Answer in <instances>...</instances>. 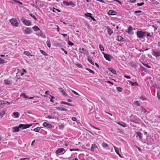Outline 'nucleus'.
<instances>
[{"label":"nucleus","mask_w":160,"mask_h":160,"mask_svg":"<svg viewBox=\"0 0 160 160\" xmlns=\"http://www.w3.org/2000/svg\"><path fill=\"white\" fill-rule=\"evenodd\" d=\"M43 126L50 128H52V126L50 124L47 122H44L42 124Z\"/></svg>","instance_id":"9b49d317"},{"label":"nucleus","mask_w":160,"mask_h":160,"mask_svg":"<svg viewBox=\"0 0 160 160\" xmlns=\"http://www.w3.org/2000/svg\"><path fill=\"white\" fill-rule=\"evenodd\" d=\"M136 134L137 136H138L140 139L142 138V134L139 132H136Z\"/></svg>","instance_id":"aec40b11"},{"label":"nucleus","mask_w":160,"mask_h":160,"mask_svg":"<svg viewBox=\"0 0 160 160\" xmlns=\"http://www.w3.org/2000/svg\"><path fill=\"white\" fill-rule=\"evenodd\" d=\"M98 148V146L95 144H92L91 147V149L88 150H90L92 152H94L96 149Z\"/></svg>","instance_id":"6e6552de"},{"label":"nucleus","mask_w":160,"mask_h":160,"mask_svg":"<svg viewBox=\"0 0 160 160\" xmlns=\"http://www.w3.org/2000/svg\"><path fill=\"white\" fill-rule=\"evenodd\" d=\"M102 145L103 148L108 147V145L107 143H102Z\"/></svg>","instance_id":"c85d7f7f"},{"label":"nucleus","mask_w":160,"mask_h":160,"mask_svg":"<svg viewBox=\"0 0 160 160\" xmlns=\"http://www.w3.org/2000/svg\"><path fill=\"white\" fill-rule=\"evenodd\" d=\"M46 118H48L49 119H54V117L50 116H48L47 117H46Z\"/></svg>","instance_id":"de8ad7c7"},{"label":"nucleus","mask_w":160,"mask_h":160,"mask_svg":"<svg viewBox=\"0 0 160 160\" xmlns=\"http://www.w3.org/2000/svg\"><path fill=\"white\" fill-rule=\"evenodd\" d=\"M108 14L112 15H115L116 14L117 12L113 10H110L108 11Z\"/></svg>","instance_id":"f3484780"},{"label":"nucleus","mask_w":160,"mask_h":160,"mask_svg":"<svg viewBox=\"0 0 160 160\" xmlns=\"http://www.w3.org/2000/svg\"><path fill=\"white\" fill-rule=\"evenodd\" d=\"M113 147L114 148V150H115V151L116 152V153L118 155V156H119V157L120 158H122V157L121 156V155L119 154V149L117 147L115 146H114V145H113Z\"/></svg>","instance_id":"f8f14e48"},{"label":"nucleus","mask_w":160,"mask_h":160,"mask_svg":"<svg viewBox=\"0 0 160 160\" xmlns=\"http://www.w3.org/2000/svg\"><path fill=\"white\" fill-rule=\"evenodd\" d=\"M102 53L104 55V57L107 60L109 61H110L111 57L110 55L108 54H105L104 52H102Z\"/></svg>","instance_id":"1a4fd4ad"},{"label":"nucleus","mask_w":160,"mask_h":160,"mask_svg":"<svg viewBox=\"0 0 160 160\" xmlns=\"http://www.w3.org/2000/svg\"><path fill=\"white\" fill-rule=\"evenodd\" d=\"M117 90L120 92H121L122 91V88L120 87H118L117 88Z\"/></svg>","instance_id":"473e14b6"},{"label":"nucleus","mask_w":160,"mask_h":160,"mask_svg":"<svg viewBox=\"0 0 160 160\" xmlns=\"http://www.w3.org/2000/svg\"><path fill=\"white\" fill-rule=\"evenodd\" d=\"M86 14H89V15H90V16H87V17H89L93 21H96L95 19L93 17H92V14L91 13H88V12H87V13Z\"/></svg>","instance_id":"b1692460"},{"label":"nucleus","mask_w":160,"mask_h":160,"mask_svg":"<svg viewBox=\"0 0 160 160\" xmlns=\"http://www.w3.org/2000/svg\"><path fill=\"white\" fill-rule=\"evenodd\" d=\"M29 159H30V158H21L19 160H29Z\"/></svg>","instance_id":"8fccbe9b"},{"label":"nucleus","mask_w":160,"mask_h":160,"mask_svg":"<svg viewBox=\"0 0 160 160\" xmlns=\"http://www.w3.org/2000/svg\"><path fill=\"white\" fill-rule=\"evenodd\" d=\"M53 8V9H55V10H57L58 12H61V11H60V10H59V9H58L55 8Z\"/></svg>","instance_id":"338daca9"},{"label":"nucleus","mask_w":160,"mask_h":160,"mask_svg":"<svg viewBox=\"0 0 160 160\" xmlns=\"http://www.w3.org/2000/svg\"><path fill=\"white\" fill-rule=\"evenodd\" d=\"M5 111H3L2 112H1L0 113V116H1L4 114L5 113Z\"/></svg>","instance_id":"603ef678"},{"label":"nucleus","mask_w":160,"mask_h":160,"mask_svg":"<svg viewBox=\"0 0 160 160\" xmlns=\"http://www.w3.org/2000/svg\"><path fill=\"white\" fill-rule=\"evenodd\" d=\"M118 124L124 127H125L126 126V125L124 123L122 122V124H121L120 122H118Z\"/></svg>","instance_id":"ea45409f"},{"label":"nucleus","mask_w":160,"mask_h":160,"mask_svg":"<svg viewBox=\"0 0 160 160\" xmlns=\"http://www.w3.org/2000/svg\"><path fill=\"white\" fill-rule=\"evenodd\" d=\"M157 96L158 99H160V91H158L157 93Z\"/></svg>","instance_id":"a19ab883"},{"label":"nucleus","mask_w":160,"mask_h":160,"mask_svg":"<svg viewBox=\"0 0 160 160\" xmlns=\"http://www.w3.org/2000/svg\"><path fill=\"white\" fill-rule=\"evenodd\" d=\"M124 77L127 79H130L131 78L129 76L126 75H124Z\"/></svg>","instance_id":"bf43d9fd"},{"label":"nucleus","mask_w":160,"mask_h":160,"mask_svg":"<svg viewBox=\"0 0 160 160\" xmlns=\"http://www.w3.org/2000/svg\"><path fill=\"white\" fill-rule=\"evenodd\" d=\"M129 81V83L132 85V86H134L135 85V84L134 83V82H133L132 81Z\"/></svg>","instance_id":"6e6d98bb"},{"label":"nucleus","mask_w":160,"mask_h":160,"mask_svg":"<svg viewBox=\"0 0 160 160\" xmlns=\"http://www.w3.org/2000/svg\"><path fill=\"white\" fill-rule=\"evenodd\" d=\"M4 83L6 85H10L12 83V81L8 79L4 80Z\"/></svg>","instance_id":"4468645a"},{"label":"nucleus","mask_w":160,"mask_h":160,"mask_svg":"<svg viewBox=\"0 0 160 160\" xmlns=\"http://www.w3.org/2000/svg\"><path fill=\"white\" fill-rule=\"evenodd\" d=\"M22 97L24 98H28V96H27L26 94L24 93H23L22 94Z\"/></svg>","instance_id":"72a5a7b5"},{"label":"nucleus","mask_w":160,"mask_h":160,"mask_svg":"<svg viewBox=\"0 0 160 160\" xmlns=\"http://www.w3.org/2000/svg\"><path fill=\"white\" fill-rule=\"evenodd\" d=\"M19 128L18 127H18H13L12 128V129L13 130V132H18L19 131Z\"/></svg>","instance_id":"4be33fe9"},{"label":"nucleus","mask_w":160,"mask_h":160,"mask_svg":"<svg viewBox=\"0 0 160 160\" xmlns=\"http://www.w3.org/2000/svg\"><path fill=\"white\" fill-rule=\"evenodd\" d=\"M65 152L66 151L63 148H60L56 151L55 153L56 154L60 155L64 154Z\"/></svg>","instance_id":"f03ea898"},{"label":"nucleus","mask_w":160,"mask_h":160,"mask_svg":"<svg viewBox=\"0 0 160 160\" xmlns=\"http://www.w3.org/2000/svg\"><path fill=\"white\" fill-rule=\"evenodd\" d=\"M20 114L18 112H14L13 113V115L15 118H18L20 116Z\"/></svg>","instance_id":"dca6fc26"},{"label":"nucleus","mask_w":160,"mask_h":160,"mask_svg":"<svg viewBox=\"0 0 160 160\" xmlns=\"http://www.w3.org/2000/svg\"><path fill=\"white\" fill-rule=\"evenodd\" d=\"M142 12V11L141 10H138V11H136L134 12V13H140Z\"/></svg>","instance_id":"13d9d810"},{"label":"nucleus","mask_w":160,"mask_h":160,"mask_svg":"<svg viewBox=\"0 0 160 160\" xmlns=\"http://www.w3.org/2000/svg\"><path fill=\"white\" fill-rule=\"evenodd\" d=\"M140 99L144 101L146 100V98L144 96H142L140 97Z\"/></svg>","instance_id":"7c9ffc66"},{"label":"nucleus","mask_w":160,"mask_h":160,"mask_svg":"<svg viewBox=\"0 0 160 160\" xmlns=\"http://www.w3.org/2000/svg\"><path fill=\"white\" fill-rule=\"evenodd\" d=\"M32 28L35 32H36L40 30V28L37 26L36 25L32 27Z\"/></svg>","instance_id":"412c9836"},{"label":"nucleus","mask_w":160,"mask_h":160,"mask_svg":"<svg viewBox=\"0 0 160 160\" xmlns=\"http://www.w3.org/2000/svg\"><path fill=\"white\" fill-rule=\"evenodd\" d=\"M35 140H33L32 142L31 145L33 146V145L34 144V143H35Z\"/></svg>","instance_id":"0e129e2a"},{"label":"nucleus","mask_w":160,"mask_h":160,"mask_svg":"<svg viewBox=\"0 0 160 160\" xmlns=\"http://www.w3.org/2000/svg\"><path fill=\"white\" fill-rule=\"evenodd\" d=\"M29 15L33 18L35 20H37V18L32 13L30 14Z\"/></svg>","instance_id":"e433bc0d"},{"label":"nucleus","mask_w":160,"mask_h":160,"mask_svg":"<svg viewBox=\"0 0 160 160\" xmlns=\"http://www.w3.org/2000/svg\"><path fill=\"white\" fill-rule=\"evenodd\" d=\"M134 104L137 106H139L140 104L138 101H135L134 102Z\"/></svg>","instance_id":"58836bf2"},{"label":"nucleus","mask_w":160,"mask_h":160,"mask_svg":"<svg viewBox=\"0 0 160 160\" xmlns=\"http://www.w3.org/2000/svg\"><path fill=\"white\" fill-rule=\"evenodd\" d=\"M68 44L70 46H73L74 45V43H73L71 42L70 41H69L68 42Z\"/></svg>","instance_id":"09e8293b"},{"label":"nucleus","mask_w":160,"mask_h":160,"mask_svg":"<svg viewBox=\"0 0 160 160\" xmlns=\"http://www.w3.org/2000/svg\"><path fill=\"white\" fill-rule=\"evenodd\" d=\"M151 3L154 5H158L159 4V2L155 0H150Z\"/></svg>","instance_id":"2eb2a0df"},{"label":"nucleus","mask_w":160,"mask_h":160,"mask_svg":"<svg viewBox=\"0 0 160 160\" xmlns=\"http://www.w3.org/2000/svg\"><path fill=\"white\" fill-rule=\"evenodd\" d=\"M32 125V124H20L18 126V127L22 129H25L29 128Z\"/></svg>","instance_id":"39448f33"},{"label":"nucleus","mask_w":160,"mask_h":160,"mask_svg":"<svg viewBox=\"0 0 160 160\" xmlns=\"http://www.w3.org/2000/svg\"><path fill=\"white\" fill-rule=\"evenodd\" d=\"M88 60L89 62L91 63L92 65H94V62L89 57H88Z\"/></svg>","instance_id":"bb28decb"},{"label":"nucleus","mask_w":160,"mask_h":160,"mask_svg":"<svg viewBox=\"0 0 160 160\" xmlns=\"http://www.w3.org/2000/svg\"><path fill=\"white\" fill-rule=\"evenodd\" d=\"M117 40L119 42L123 41V38L121 36L119 35L117 36Z\"/></svg>","instance_id":"5701e85b"},{"label":"nucleus","mask_w":160,"mask_h":160,"mask_svg":"<svg viewBox=\"0 0 160 160\" xmlns=\"http://www.w3.org/2000/svg\"><path fill=\"white\" fill-rule=\"evenodd\" d=\"M9 21L13 26L17 27L18 25V23L16 18H12Z\"/></svg>","instance_id":"20e7f679"},{"label":"nucleus","mask_w":160,"mask_h":160,"mask_svg":"<svg viewBox=\"0 0 160 160\" xmlns=\"http://www.w3.org/2000/svg\"><path fill=\"white\" fill-rule=\"evenodd\" d=\"M27 71L25 70V71H20V72H18L17 73V74H18V75H19V74H20V75L22 76L23 74L25 73H26Z\"/></svg>","instance_id":"6ab92c4d"},{"label":"nucleus","mask_w":160,"mask_h":160,"mask_svg":"<svg viewBox=\"0 0 160 160\" xmlns=\"http://www.w3.org/2000/svg\"><path fill=\"white\" fill-rule=\"evenodd\" d=\"M137 37L140 38H142L146 34V32L141 31H138L137 32Z\"/></svg>","instance_id":"7ed1b4c3"},{"label":"nucleus","mask_w":160,"mask_h":160,"mask_svg":"<svg viewBox=\"0 0 160 160\" xmlns=\"http://www.w3.org/2000/svg\"><path fill=\"white\" fill-rule=\"evenodd\" d=\"M153 52V55L156 57H158L160 56V52H159L154 51Z\"/></svg>","instance_id":"a211bd4d"},{"label":"nucleus","mask_w":160,"mask_h":160,"mask_svg":"<svg viewBox=\"0 0 160 160\" xmlns=\"http://www.w3.org/2000/svg\"><path fill=\"white\" fill-rule=\"evenodd\" d=\"M132 30V28L131 27H129L128 29V33H129Z\"/></svg>","instance_id":"49530a36"},{"label":"nucleus","mask_w":160,"mask_h":160,"mask_svg":"<svg viewBox=\"0 0 160 160\" xmlns=\"http://www.w3.org/2000/svg\"><path fill=\"white\" fill-rule=\"evenodd\" d=\"M6 101L3 100H0V106L4 105L6 103Z\"/></svg>","instance_id":"393cba45"},{"label":"nucleus","mask_w":160,"mask_h":160,"mask_svg":"<svg viewBox=\"0 0 160 160\" xmlns=\"http://www.w3.org/2000/svg\"><path fill=\"white\" fill-rule=\"evenodd\" d=\"M69 5H72L73 6H75V4H74V3L72 1H70L69 2Z\"/></svg>","instance_id":"864d4df0"},{"label":"nucleus","mask_w":160,"mask_h":160,"mask_svg":"<svg viewBox=\"0 0 160 160\" xmlns=\"http://www.w3.org/2000/svg\"><path fill=\"white\" fill-rule=\"evenodd\" d=\"M32 6L34 7H35V8H37V7L33 4V3H31L30 4Z\"/></svg>","instance_id":"69168bd1"},{"label":"nucleus","mask_w":160,"mask_h":160,"mask_svg":"<svg viewBox=\"0 0 160 160\" xmlns=\"http://www.w3.org/2000/svg\"><path fill=\"white\" fill-rule=\"evenodd\" d=\"M106 29L107 30L108 33V35L110 36H111L113 33V30H112L108 26L107 27Z\"/></svg>","instance_id":"9d476101"},{"label":"nucleus","mask_w":160,"mask_h":160,"mask_svg":"<svg viewBox=\"0 0 160 160\" xmlns=\"http://www.w3.org/2000/svg\"><path fill=\"white\" fill-rule=\"evenodd\" d=\"M79 52L83 54H87L88 53V51L84 48H80L79 49Z\"/></svg>","instance_id":"0eeeda50"},{"label":"nucleus","mask_w":160,"mask_h":160,"mask_svg":"<svg viewBox=\"0 0 160 160\" xmlns=\"http://www.w3.org/2000/svg\"><path fill=\"white\" fill-rule=\"evenodd\" d=\"M72 92L74 94H75V95H78V96H79L80 95L77 92H75V91L73 90H72Z\"/></svg>","instance_id":"79ce46f5"},{"label":"nucleus","mask_w":160,"mask_h":160,"mask_svg":"<svg viewBox=\"0 0 160 160\" xmlns=\"http://www.w3.org/2000/svg\"><path fill=\"white\" fill-rule=\"evenodd\" d=\"M99 46L100 49L101 51H104V48L102 45L100 44Z\"/></svg>","instance_id":"c9c22d12"},{"label":"nucleus","mask_w":160,"mask_h":160,"mask_svg":"<svg viewBox=\"0 0 160 160\" xmlns=\"http://www.w3.org/2000/svg\"><path fill=\"white\" fill-rule=\"evenodd\" d=\"M20 19L23 23L25 25L28 26H31V22L29 20L25 19L23 17L21 18Z\"/></svg>","instance_id":"f257e3e1"},{"label":"nucleus","mask_w":160,"mask_h":160,"mask_svg":"<svg viewBox=\"0 0 160 160\" xmlns=\"http://www.w3.org/2000/svg\"><path fill=\"white\" fill-rule=\"evenodd\" d=\"M144 4V3L143 2H142L140 3H137V5L139 6H142Z\"/></svg>","instance_id":"c03bdc74"},{"label":"nucleus","mask_w":160,"mask_h":160,"mask_svg":"<svg viewBox=\"0 0 160 160\" xmlns=\"http://www.w3.org/2000/svg\"><path fill=\"white\" fill-rule=\"evenodd\" d=\"M40 52L43 55L45 56L47 55L46 53L43 50H40Z\"/></svg>","instance_id":"2f4dec72"},{"label":"nucleus","mask_w":160,"mask_h":160,"mask_svg":"<svg viewBox=\"0 0 160 160\" xmlns=\"http://www.w3.org/2000/svg\"><path fill=\"white\" fill-rule=\"evenodd\" d=\"M76 66L78 68H82V66L81 65V64L79 63H77L76 64Z\"/></svg>","instance_id":"37998d69"},{"label":"nucleus","mask_w":160,"mask_h":160,"mask_svg":"<svg viewBox=\"0 0 160 160\" xmlns=\"http://www.w3.org/2000/svg\"><path fill=\"white\" fill-rule=\"evenodd\" d=\"M91 127H92V128H94L95 129H97V130H100V129L99 128H98L94 126L93 125L91 126Z\"/></svg>","instance_id":"4d7b16f0"},{"label":"nucleus","mask_w":160,"mask_h":160,"mask_svg":"<svg viewBox=\"0 0 160 160\" xmlns=\"http://www.w3.org/2000/svg\"><path fill=\"white\" fill-rule=\"evenodd\" d=\"M113 73L115 74L116 73V71H110Z\"/></svg>","instance_id":"774afa93"},{"label":"nucleus","mask_w":160,"mask_h":160,"mask_svg":"<svg viewBox=\"0 0 160 160\" xmlns=\"http://www.w3.org/2000/svg\"><path fill=\"white\" fill-rule=\"evenodd\" d=\"M65 104L67 105L68 106H72V104H71V103H68L67 102H66Z\"/></svg>","instance_id":"e2e57ef3"},{"label":"nucleus","mask_w":160,"mask_h":160,"mask_svg":"<svg viewBox=\"0 0 160 160\" xmlns=\"http://www.w3.org/2000/svg\"><path fill=\"white\" fill-rule=\"evenodd\" d=\"M4 63V60L0 58V63L2 64Z\"/></svg>","instance_id":"3c124183"},{"label":"nucleus","mask_w":160,"mask_h":160,"mask_svg":"<svg viewBox=\"0 0 160 160\" xmlns=\"http://www.w3.org/2000/svg\"><path fill=\"white\" fill-rule=\"evenodd\" d=\"M50 96L51 97V98L50 99V101L51 102H54L53 99H55V97H53V96H51V95H50Z\"/></svg>","instance_id":"f704fd0d"},{"label":"nucleus","mask_w":160,"mask_h":160,"mask_svg":"<svg viewBox=\"0 0 160 160\" xmlns=\"http://www.w3.org/2000/svg\"><path fill=\"white\" fill-rule=\"evenodd\" d=\"M61 111H67V110L64 108L62 107L61 108Z\"/></svg>","instance_id":"5fc2aeb1"},{"label":"nucleus","mask_w":160,"mask_h":160,"mask_svg":"<svg viewBox=\"0 0 160 160\" xmlns=\"http://www.w3.org/2000/svg\"><path fill=\"white\" fill-rule=\"evenodd\" d=\"M59 90L60 92L62 93L63 95L65 96H67V94L64 92L63 89L62 88H59Z\"/></svg>","instance_id":"ddd939ff"},{"label":"nucleus","mask_w":160,"mask_h":160,"mask_svg":"<svg viewBox=\"0 0 160 160\" xmlns=\"http://www.w3.org/2000/svg\"><path fill=\"white\" fill-rule=\"evenodd\" d=\"M63 3L64 4L66 5L67 6H68L69 5V2L66 1H63Z\"/></svg>","instance_id":"4c0bfd02"},{"label":"nucleus","mask_w":160,"mask_h":160,"mask_svg":"<svg viewBox=\"0 0 160 160\" xmlns=\"http://www.w3.org/2000/svg\"><path fill=\"white\" fill-rule=\"evenodd\" d=\"M106 82L108 83L111 84L112 85H113V83L112 82H111L109 81H106Z\"/></svg>","instance_id":"680f3d73"},{"label":"nucleus","mask_w":160,"mask_h":160,"mask_svg":"<svg viewBox=\"0 0 160 160\" xmlns=\"http://www.w3.org/2000/svg\"><path fill=\"white\" fill-rule=\"evenodd\" d=\"M41 128L40 127H37L35 128H34L33 130L35 131V132H38L41 129Z\"/></svg>","instance_id":"a878e982"},{"label":"nucleus","mask_w":160,"mask_h":160,"mask_svg":"<svg viewBox=\"0 0 160 160\" xmlns=\"http://www.w3.org/2000/svg\"><path fill=\"white\" fill-rule=\"evenodd\" d=\"M14 1L15 2L18 3H19L20 5H22V2H19L18 1L16 0H14Z\"/></svg>","instance_id":"a18cd8bd"},{"label":"nucleus","mask_w":160,"mask_h":160,"mask_svg":"<svg viewBox=\"0 0 160 160\" xmlns=\"http://www.w3.org/2000/svg\"><path fill=\"white\" fill-rule=\"evenodd\" d=\"M47 44L49 48H50L51 47V43L50 41L49 40H48L47 41Z\"/></svg>","instance_id":"cd10ccee"},{"label":"nucleus","mask_w":160,"mask_h":160,"mask_svg":"<svg viewBox=\"0 0 160 160\" xmlns=\"http://www.w3.org/2000/svg\"><path fill=\"white\" fill-rule=\"evenodd\" d=\"M72 120L73 121H76V122H77V121L76 120V119L75 118V117H72Z\"/></svg>","instance_id":"052dcab7"},{"label":"nucleus","mask_w":160,"mask_h":160,"mask_svg":"<svg viewBox=\"0 0 160 160\" xmlns=\"http://www.w3.org/2000/svg\"><path fill=\"white\" fill-rule=\"evenodd\" d=\"M24 53L28 56H29V55L32 56V55L30 54V53L28 51H24Z\"/></svg>","instance_id":"c756f323"},{"label":"nucleus","mask_w":160,"mask_h":160,"mask_svg":"<svg viewBox=\"0 0 160 160\" xmlns=\"http://www.w3.org/2000/svg\"><path fill=\"white\" fill-rule=\"evenodd\" d=\"M32 32L31 28L26 27L24 30V34L25 35L29 34Z\"/></svg>","instance_id":"423d86ee"}]
</instances>
